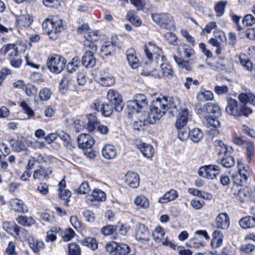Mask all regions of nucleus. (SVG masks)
I'll use <instances>...</instances> for the list:
<instances>
[{
  "label": "nucleus",
  "instance_id": "obj_26",
  "mask_svg": "<svg viewBox=\"0 0 255 255\" xmlns=\"http://www.w3.org/2000/svg\"><path fill=\"white\" fill-rule=\"evenodd\" d=\"M73 82L72 77L70 74L64 75L59 84V90L62 93H65Z\"/></svg>",
  "mask_w": 255,
  "mask_h": 255
},
{
  "label": "nucleus",
  "instance_id": "obj_7",
  "mask_svg": "<svg viewBox=\"0 0 255 255\" xmlns=\"http://www.w3.org/2000/svg\"><path fill=\"white\" fill-rule=\"evenodd\" d=\"M153 20L160 27L167 30H172L175 28L172 16L168 13L152 14Z\"/></svg>",
  "mask_w": 255,
  "mask_h": 255
},
{
  "label": "nucleus",
  "instance_id": "obj_21",
  "mask_svg": "<svg viewBox=\"0 0 255 255\" xmlns=\"http://www.w3.org/2000/svg\"><path fill=\"white\" fill-rule=\"evenodd\" d=\"M20 46V44L16 43V44H9L4 45L1 48V52L4 54L8 53L9 59L12 57H15L18 55V49Z\"/></svg>",
  "mask_w": 255,
  "mask_h": 255
},
{
  "label": "nucleus",
  "instance_id": "obj_50",
  "mask_svg": "<svg viewBox=\"0 0 255 255\" xmlns=\"http://www.w3.org/2000/svg\"><path fill=\"white\" fill-rule=\"evenodd\" d=\"M226 5L227 2L225 1H220L215 4L214 9L217 16H221L224 14Z\"/></svg>",
  "mask_w": 255,
  "mask_h": 255
},
{
  "label": "nucleus",
  "instance_id": "obj_9",
  "mask_svg": "<svg viewBox=\"0 0 255 255\" xmlns=\"http://www.w3.org/2000/svg\"><path fill=\"white\" fill-rule=\"evenodd\" d=\"M221 171L220 167L215 164H209L201 167L198 170L200 176L209 180L216 178Z\"/></svg>",
  "mask_w": 255,
  "mask_h": 255
},
{
  "label": "nucleus",
  "instance_id": "obj_60",
  "mask_svg": "<svg viewBox=\"0 0 255 255\" xmlns=\"http://www.w3.org/2000/svg\"><path fill=\"white\" fill-rule=\"evenodd\" d=\"M130 252L128 246L125 244L118 245L117 255H128Z\"/></svg>",
  "mask_w": 255,
  "mask_h": 255
},
{
  "label": "nucleus",
  "instance_id": "obj_43",
  "mask_svg": "<svg viewBox=\"0 0 255 255\" xmlns=\"http://www.w3.org/2000/svg\"><path fill=\"white\" fill-rule=\"evenodd\" d=\"M81 243L85 246H87L93 250L98 248V243L95 239L87 237L81 240Z\"/></svg>",
  "mask_w": 255,
  "mask_h": 255
},
{
  "label": "nucleus",
  "instance_id": "obj_33",
  "mask_svg": "<svg viewBox=\"0 0 255 255\" xmlns=\"http://www.w3.org/2000/svg\"><path fill=\"white\" fill-rule=\"evenodd\" d=\"M241 227L243 229L255 227V217L248 216L242 218L239 221Z\"/></svg>",
  "mask_w": 255,
  "mask_h": 255
},
{
  "label": "nucleus",
  "instance_id": "obj_2",
  "mask_svg": "<svg viewBox=\"0 0 255 255\" xmlns=\"http://www.w3.org/2000/svg\"><path fill=\"white\" fill-rule=\"evenodd\" d=\"M42 29L48 35L50 39H56L60 32L64 29L63 20L58 16L47 18L43 22Z\"/></svg>",
  "mask_w": 255,
  "mask_h": 255
},
{
  "label": "nucleus",
  "instance_id": "obj_37",
  "mask_svg": "<svg viewBox=\"0 0 255 255\" xmlns=\"http://www.w3.org/2000/svg\"><path fill=\"white\" fill-rule=\"evenodd\" d=\"M213 239L211 245L215 248H219L222 245L223 235L222 233L219 230L215 231L212 235Z\"/></svg>",
  "mask_w": 255,
  "mask_h": 255
},
{
  "label": "nucleus",
  "instance_id": "obj_12",
  "mask_svg": "<svg viewBox=\"0 0 255 255\" xmlns=\"http://www.w3.org/2000/svg\"><path fill=\"white\" fill-rule=\"evenodd\" d=\"M33 21L32 15L25 13L19 15H15V23L19 28H28Z\"/></svg>",
  "mask_w": 255,
  "mask_h": 255
},
{
  "label": "nucleus",
  "instance_id": "obj_42",
  "mask_svg": "<svg viewBox=\"0 0 255 255\" xmlns=\"http://www.w3.org/2000/svg\"><path fill=\"white\" fill-rule=\"evenodd\" d=\"M203 136V132L199 128H195L190 131L189 137L194 142H198Z\"/></svg>",
  "mask_w": 255,
  "mask_h": 255
},
{
  "label": "nucleus",
  "instance_id": "obj_35",
  "mask_svg": "<svg viewBox=\"0 0 255 255\" xmlns=\"http://www.w3.org/2000/svg\"><path fill=\"white\" fill-rule=\"evenodd\" d=\"M28 242L29 247L34 253H37L39 250L44 248V244L43 242L39 241L33 237L28 238Z\"/></svg>",
  "mask_w": 255,
  "mask_h": 255
},
{
  "label": "nucleus",
  "instance_id": "obj_17",
  "mask_svg": "<svg viewBox=\"0 0 255 255\" xmlns=\"http://www.w3.org/2000/svg\"><path fill=\"white\" fill-rule=\"evenodd\" d=\"M165 233L163 228L161 227H157L152 233V237L154 240L157 243L162 242L164 245L168 246L170 243L164 238Z\"/></svg>",
  "mask_w": 255,
  "mask_h": 255
},
{
  "label": "nucleus",
  "instance_id": "obj_56",
  "mask_svg": "<svg viewBox=\"0 0 255 255\" xmlns=\"http://www.w3.org/2000/svg\"><path fill=\"white\" fill-rule=\"evenodd\" d=\"M214 98L213 94L210 91H205L198 94L197 98L201 101H206L207 100H212Z\"/></svg>",
  "mask_w": 255,
  "mask_h": 255
},
{
  "label": "nucleus",
  "instance_id": "obj_52",
  "mask_svg": "<svg viewBox=\"0 0 255 255\" xmlns=\"http://www.w3.org/2000/svg\"><path fill=\"white\" fill-rule=\"evenodd\" d=\"M126 18L136 26H138L141 24V21L140 19L134 15L133 10H129L128 12L126 15Z\"/></svg>",
  "mask_w": 255,
  "mask_h": 255
},
{
  "label": "nucleus",
  "instance_id": "obj_15",
  "mask_svg": "<svg viewBox=\"0 0 255 255\" xmlns=\"http://www.w3.org/2000/svg\"><path fill=\"white\" fill-rule=\"evenodd\" d=\"M177 53L181 58H189L194 56V50L189 45L181 43L177 48Z\"/></svg>",
  "mask_w": 255,
  "mask_h": 255
},
{
  "label": "nucleus",
  "instance_id": "obj_34",
  "mask_svg": "<svg viewBox=\"0 0 255 255\" xmlns=\"http://www.w3.org/2000/svg\"><path fill=\"white\" fill-rule=\"evenodd\" d=\"M117 43L113 42H105L101 47V52L105 56L111 55L116 50Z\"/></svg>",
  "mask_w": 255,
  "mask_h": 255
},
{
  "label": "nucleus",
  "instance_id": "obj_63",
  "mask_svg": "<svg viewBox=\"0 0 255 255\" xmlns=\"http://www.w3.org/2000/svg\"><path fill=\"white\" fill-rule=\"evenodd\" d=\"M51 95L50 90L47 88H44L39 92V98L42 101H46L48 100Z\"/></svg>",
  "mask_w": 255,
  "mask_h": 255
},
{
  "label": "nucleus",
  "instance_id": "obj_10",
  "mask_svg": "<svg viewBox=\"0 0 255 255\" xmlns=\"http://www.w3.org/2000/svg\"><path fill=\"white\" fill-rule=\"evenodd\" d=\"M107 97L109 103L114 105L115 111L120 112L123 110L124 103L121 95L117 90H109Z\"/></svg>",
  "mask_w": 255,
  "mask_h": 255
},
{
  "label": "nucleus",
  "instance_id": "obj_46",
  "mask_svg": "<svg viewBox=\"0 0 255 255\" xmlns=\"http://www.w3.org/2000/svg\"><path fill=\"white\" fill-rule=\"evenodd\" d=\"M86 41L95 42L100 38V34L97 30H91L86 32L85 33Z\"/></svg>",
  "mask_w": 255,
  "mask_h": 255
},
{
  "label": "nucleus",
  "instance_id": "obj_59",
  "mask_svg": "<svg viewBox=\"0 0 255 255\" xmlns=\"http://www.w3.org/2000/svg\"><path fill=\"white\" fill-rule=\"evenodd\" d=\"M69 255H80L81 250L79 245L72 243L69 245L68 247Z\"/></svg>",
  "mask_w": 255,
  "mask_h": 255
},
{
  "label": "nucleus",
  "instance_id": "obj_16",
  "mask_svg": "<svg viewBox=\"0 0 255 255\" xmlns=\"http://www.w3.org/2000/svg\"><path fill=\"white\" fill-rule=\"evenodd\" d=\"M52 173V170L51 168H45L40 166L34 171L33 178L35 180H42L48 178Z\"/></svg>",
  "mask_w": 255,
  "mask_h": 255
},
{
  "label": "nucleus",
  "instance_id": "obj_19",
  "mask_svg": "<svg viewBox=\"0 0 255 255\" xmlns=\"http://www.w3.org/2000/svg\"><path fill=\"white\" fill-rule=\"evenodd\" d=\"M77 141L79 147L81 148H85L87 147L93 146L94 144V139L90 135L82 133L78 136Z\"/></svg>",
  "mask_w": 255,
  "mask_h": 255
},
{
  "label": "nucleus",
  "instance_id": "obj_58",
  "mask_svg": "<svg viewBox=\"0 0 255 255\" xmlns=\"http://www.w3.org/2000/svg\"><path fill=\"white\" fill-rule=\"evenodd\" d=\"M117 230V226L113 225H107L101 229V233L105 236H109L114 234Z\"/></svg>",
  "mask_w": 255,
  "mask_h": 255
},
{
  "label": "nucleus",
  "instance_id": "obj_55",
  "mask_svg": "<svg viewBox=\"0 0 255 255\" xmlns=\"http://www.w3.org/2000/svg\"><path fill=\"white\" fill-rule=\"evenodd\" d=\"M205 119L207 122V125L209 127H213L214 128H219L221 126L220 122L217 118H213L211 116H205Z\"/></svg>",
  "mask_w": 255,
  "mask_h": 255
},
{
  "label": "nucleus",
  "instance_id": "obj_64",
  "mask_svg": "<svg viewBox=\"0 0 255 255\" xmlns=\"http://www.w3.org/2000/svg\"><path fill=\"white\" fill-rule=\"evenodd\" d=\"M242 22L246 26H251L255 23V18L252 14H247L244 17Z\"/></svg>",
  "mask_w": 255,
  "mask_h": 255
},
{
  "label": "nucleus",
  "instance_id": "obj_32",
  "mask_svg": "<svg viewBox=\"0 0 255 255\" xmlns=\"http://www.w3.org/2000/svg\"><path fill=\"white\" fill-rule=\"evenodd\" d=\"M103 156L107 159L114 158L117 155L116 148L112 144H107L104 146L102 151Z\"/></svg>",
  "mask_w": 255,
  "mask_h": 255
},
{
  "label": "nucleus",
  "instance_id": "obj_23",
  "mask_svg": "<svg viewBox=\"0 0 255 255\" xmlns=\"http://www.w3.org/2000/svg\"><path fill=\"white\" fill-rule=\"evenodd\" d=\"M125 181L129 186L136 188L139 184V177L137 173L129 171L125 175Z\"/></svg>",
  "mask_w": 255,
  "mask_h": 255
},
{
  "label": "nucleus",
  "instance_id": "obj_47",
  "mask_svg": "<svg viewBox=\"0 0 255 255\" xmlns=\"http://www.w3.org/2000/svg\"><path fill=\"white\" fill-rule=\"evenodd\" d=\"M9 143L13 149L17 152H20L25 149V146L21 140L11 139Z\"/></svg>",
  "mask_w": 255,
  "mask_h": 255
},
{
  "label": "nucleus",
  "instance_id": "obj_20",
  "mask_svg": "<svg viewBox=\"0 0 255 255\" xmlns=\"http://www.w3.org/2000/svg\"><path fill=\"white\" fill-rule=\"evenodd\" d=\"M96 63V59L93 52L86 51L82 58V63L86 68L93 67Z\"/></svg>",
  "mask_w": 255,
  "mask_h": 255
},
{
  "label": "nucleus",
  "instance_id": "obj_51",
  "mask_svg": "<svg viewBox=\"0 0 255 255\" xmlns=\"http://www.w3.org/2000/svg\"><path fill=\"white\" fill-rule=\"evenodd\" d=\"M176 128L178 130V137L180 140L184 141L189 137L190 131L186 126Z\"/></svg>",
  "mask_w": 255,
  "mask_h": 255
},
{
  "label": "nucleus",
  "instance_id": "obj_29",
  "mask_svg": "<svg viewBox=\"0 0 255 255\" xmlns=\"http://www.w3.org/2000/svg\"><path fill=\"white\" fill-rule=\"evenodd\" d=\"M240 63L244 69L251 72L253 71L255 64L251 62L248 56L244 53H241L239 54Z\"/></svg>",
  "mask_w": 255,
  "mask_h": 255
},
{
  "label": "nucleus",
  "instance_id": "obj_53",
  "mask_svg": "<svg viewBox=\"0 0 255 255\" xmlns=\"http://www.w3.org/2000/svg\"><path fill=\"white\" fill-rule=\"evenodd\" d=\"M118 245L117 242L112 241L106 244V250L111 255H117Z\"/></svg>",
  "mask_w": 255,
  "mask_h": 255
},
{
  "label": "nucleus",
  "instance_id": "obj_49",
  "mask_svg": "<svg viewBox=\"0 0 255 255\" xmlns=\"http://www.w3.org/2000/svg\"><path fill=\"white\" fill-rule=\"evenodd\" d=\"M92 196L94 200L97 201H104L106 198L105 193L99 189H94L92 192Z\"/></svg>",
  "mask_w": 255,
  "mask_h": 255
},
{
  "label": "nucleus",
  "instance_id": "obj_30",
  "mask_svg": "<svg viewBox=\"0 0 255 255\" xmlns=\"http://www.w3.org/2000/svg\"><path fill=\"white\" fill-rule=\"evenodd\" d=\"M136 146L144 157L150 158L153 155L154 151L151 145L145 143H141L136 144Z\"/></svg>",
  "mask_w": 255,
  "mask_h": 255
},
{
  "label": "nucleus",
  "instance_id": "obj_13",
  "mask_svg": "<svg viewBox=\"0 0 255 255\" xmlns=\"http://www.w3.org/2000/svg\"><path fill=\"white\" fill-rule=\"evenodd\" d=\"M9 204L11 210L17 213H26L28 212L27 206L23 201L18 198L11 199Z\"/></svg>",
  "mask_w": 255,
  "mask_h": 255
},
{
  "label": "nucleus",
  "instance_id": "obj_14",
  "mask_svg": "<svg viewBox=\"0 0 255 255\" xmlns=\"http://www.w3.org/2000/svg\"><path fill=\"white\" fill-rule=\"evenodd\" d=\"M96 81L102 86L109 87L114 84L115 79L111 75L102 71L99 76L96 77Z\"/></svg>",
  "mask_w": 255,
  "mask_h": 255
},
{
  "label": "nucleus",
  "instance_id": "obj_28",
  "mask_svg": "<svg viewBox=\"0 0 255 255\" xmlns=\"http://www.w3.org/2000/svg\"><path fill=\"white\" fill-rule=\"evenodd\" d=\"M158 64H160V65L161 75L153 74L152 75L155 77H160L162 76L169 79L173 77L174 72L170 65L166 63H163V62H160Z\"/></svg>",
  "mask_w": 255,
  "mask_h": 255
},
{
  "label": "nucleus",
  "instance_id": "obj_4",
  "mask_svg": "<svg viewBox=\"0 0 255 255\" xmlns=\"http://www.w3.org/2000/svg\"><path fill=\"white\" fill-rule=\"evenodd\" d=\"M143 51L148 60V61H145L143 62L144 65H147L150 64L153 60V56L157 64L163 62L166 60V57L163 54L162 49L151 42H149L144 46Z\"/></svg>",
  "mask_w": 255,
  "mask_h": 255
},
{
  "label": "nucleus",
  "instance_id": "obj_54",
  "mask_svg": "<svg viewBox=\"0 0 255 255\" xmlns=\"http://www.w3.org/2000/svg\"><path fill=\"white\" fill-rule=\"evenodd\" d=\"M173 58L174 61L179 67L185 69L187 71H190L191 70V67L188 62L183 60L182 58H178L175 55L173 56Z\"/></svg>",
  "mask_w": 255,
  "mask_h": 255
},
{
  "label": "nucleus",
  "instance_id": "obj_1",
  "mask_svg": "<svg viewBox=\"0 0 255 255\" xmlns=\"http://www.w3.org/2000/svg\"><path fill=\"white\" fill-rule=\"evenodd\" d=\"M169 109H174L178 112L175 124L176 128L186 126L189 117L188 110L187 108L182 109L177 99L174 100L172 97L169 96H163L153 101L150 112L147 115V123L152 124L155 123Z\"/></svg>",
  "mask_w": 255,
  "mask_h": 255
},
{
  "label": "nucleus",
  "instance_id": "obj_40",
  "mask_svg": "<svg viewBox=\"0 0 255 255\" xmlns=\"http://www.w3.org/2000/svg\"><path fill=\"white\" fill-rule=\"evenodd\" d=\"M222 164L223 167L225 168H231L235 164V159L233 156L224 154V156L218 161Z\"/></svg>",
  "mask_w": 255,
  "mask_h": 255
},
{
  "label": "nucleus",
  "instance_id": "obj_45",
  "mask_svg": "<svg viewBox=\"0 0 255 255\" xmlns=\"http://www.w3.org/2000/svg\"><path fill=\"white\" fill-rule=\"evenodd\" d=\"M16 221L18 223L23 226H30L34 224V220L31 217L20 216L17 218Z\"/></svg>",
  "mask_w": 255,
  "mask_h": 255
},
{
  "label": "nucleus",
  "instance_id": "obj_25",
  "mask_svg": "<svg viewBox=\"0 0 255 255\" xmlns=\"http://www.w3.org/2000/svg\"><path fill=\"white\" fill-rule=\"evenodd\" d=\"M126 56L130 67L136 69L139 66V61L136 56L135 50L133 48H129L126 52Z\"/></svg>",
  "mask_w": 255,
  "mask_h": 255
},
{
  "label": "nucleus",
  "instance_id": "obj_6",
  "mask_svg": "<svg viewBox=\"0 0 255 255\" xmlns=\"http://www.w3.org/2000/svg\"><path fill=\"white\" fill-rule=\"evenodd\" d=\"M238 173L233 176L234 183L237 186H243L247 182L248 178L251 174V170L248 166L238 162Z\"/></svg>",
  "mask_w": 255,
  "mask_h": 255
},
{
  "label": "nucleus",
  "instance_id": "obj_61",
  "mask_svg": "<svg viewBox=\"0 0 255 255\" xmlns=\"http://www.w3.org/2000/svg\"><path fill=\"white\" fill-rule=\"evenodd\" d=\"M90 191V188L87 182H82L79 188L76 190L77 193L80 194H86Z\"/></svg>",
  "mask_w": 255,
  "mask_h": 255
},
{
  "label": "nucleus",
  "instance_id": "obj_31",
  "mask_svg": "<svg viewBox=\"0 0 255 255\" xmlns=\"http://www.w3.org/2000/svg\"><path fill=\"white\" fill-rule=\"evenodd\" d=\"M178 196V193L175 190L170 189L159 198L158 202L160 203H166L174 200Z\"/></svg>",
  "mask_w": 255,
  "mask_h": 255
},
{
  "label": "nucleus",
  "instance_id": "obj_41",
  "mask_svg": "<svg viewBox=\"0 0 255 255\" xmlns=\"http://www.w3.org/2000/svg\"><path fill=\"white\" fill-rule=\"evenodd\" d=\"M245 147L246 150L247 159L248 161L250 162L255 153L254 143L251 141H248L245 144Z\"/></svg>",
  "mask_w": 255,
  "mask_h": 255
},
{
  "label": "nucleus",
  "instance_id": "obj_48",
  "mask_svg": "<svg viewBox=\"0 0 255 255\" xmlns=\"http://www.w3.org/2000/svg\"><path fill=\"white\" fill-rule=\"evenodd\" d=\"M57 134L63 140L64 146L68 148H71L72 147L70 136L69 134L63 131H58Z\"/></svg>",
  "mask_w": 255,
  "mask_h": 255
},
{
  "label": "nucleus",
  "instance_id": "obj_8",
  "mask_svg": "<svg viewBox=\"0 0 255 255\" xmlns=\"http://www.w3.org/2000/svg\"><path fill=\"white\" fill-rule=\"evenodd\" d=\"M147 105V99L143 94H137L133 100L128 101L127 103L128 110L132 112H141Z\"/></svg>",
  "mask_w": 255,
  "mask_h": 255
},
{
  "label": "nucleus",
  "instance_id": "obj_18",
  "mask_svg": "<svg viewBox=\"0 0 255 255\" xmlns=\"http://www.w3.org/2000/svg\"><path fill=\"white\" fill-rule=\"evenodd\" d=\"M150 237V233L144 225L139 224L136 229L135 238L140 242L147 241Z\"/></svg>",
  "mask_w": 255,
  "mask_h": 255
},
{
  "label": "nucleus",
  "instance_id": "obj_38",
  "mask_svg": "<svg viewBox=\"0 0 255 255\" xmlns=\"http://www.w3.org/2000/svg\"><path fill=\"white\" fill-rule=\"evenodd\" d=\"M88 122L87 123V128L89 131H93L99 125V122L97 117L94 114H90L87 115Z\"/></svg>",
  "mask_w": 255,
  "mask_h": 255
},
{
  "label": "nucleus",
  "instance_id": "obj_62",
  "mask_svg": "<svg viewBox=\"0 0 255 255\" xmlns=\"http://www.w3.org/2000/svg\"><path fill=\"white\" fill-rule=\"evenodd\" d=\"M74 231L71 228L65 230L62 235V238L64 241L68 242L71 240L75 235Z\"/></svg>",
  "mask_w": 255,
  "mask_h": 255
},
{
  "label": "nucleus",
  "instance_id": "obj_36",
  "mask_svg": "<svg viewBox=\"0 0 255 255\" xmlns=\"http://www.w3.org/2000/svg\"><path fill=\"white\" fill-rule=\"evenodd\" d=\"M4 230L12 235L13 233L18 234L20 232V227L14 222H4L2 224Z\"/></svg>",
  "mask_w": 255,
  "mask_h": 255
},
{
  "label": "nucleus",
  "instance_id": "obj_5",
  "mask_svg": "<svg viewBox=\"0 0 255 255\" xmlns=\"http://www.w3.org/2000/svg\"><path fill=\"white\" fill-rule=\"evenodd\" d=\"M66 59L58 54L50 55L47 60V65L50 71L54 73L59 74L65 68Z\"/></svg>",
  "mask_w": 255,
  "mask_h": 255
},
{
  "label": "nucleus",
  "instance_id": "obj_39",
  "mask_svg": "<svg viewBox=\"0 0 255 255\" xmlns=\"http://www.w3.org/2000/svg\"><path fill=\"white\" fill-rule=\"evenodd\" d=\"M134 203L139 209H146L149 206L148 199L143 195L136 197L134 200Z\"/></svg>",
  "mask_w": 255,
  "mask_h": 255
},
{
  "label": "nucleus",
  "instance_id": "obj_11",
  "mask_svg": "<svg viewBox=\"0 0 255 255\" xmlns=\"http://www.w3.org/2000/svg\"><path fill=\"white\" fill-rule=\"evenodd\" d=\"M211 67V68L214 70L221 72L223 73H230L234 69L233 63L227 60H220L215 64L207 63Z\"/></svg>",
  "mask_w": 255,
  "mask_h": 255
},
{
  "label": "nucleus",
  "instance_id": "obj_44",
  "mask_svg": "<svg viewBox=\"0 0 255 255\" xmlns=\"http://www.w3.org/2000/svg\"><path fill=\"white\" fill-rule=\"evenodd\" d=\"M251 196V192L248 187L240 189L237 195L238 198L242 202L248 200Z\"/></svg>",
  "mask_w": 255,
  "mask_h": 255
},
{
  "label": "nucleus",
  "instance_id": "obj_27",
  "mask_svg": "<svg viewBox=\"0 0 255 255\" xmlns=\"http://www.w3.org/2000/svg\"><path fill=\"white\" fill-rule=\"evenodd\" d=\"M203 110L209 114H213L216 117L221 115V110L220 107L216 103L211 102L207 103L203 108Z\"/></svg>",
  "mask_w": 255,
  "mask_h": 255
},
{
  "label": "nucleus",
  "instance_id": "obj_3",
  "mask_svg": "<svg viewBox=\"0 0 255 255\" xmlns=\"http://www.w3.org/2000/svg\"><path fill=\"white\" fill-rule=\"evenodd\" d=\"M226 111L229 115L236 118L248 117L253 112L252 108L233 98L228 99Z\"/></svg>",
  "mask_w": 255,
  "mask_h": 255
},
{
  "label": "nucleus",
  "instance_id": "obj_57",
  "mask_svg": "<svg viewBox=\"0 0 255 255\" xmlns=\"http://www.w3.org/2000/svg\"><path fill=\"white\" fill-rule=\"evenodd\" d=\"M114 109V106L111 103L104 104L101 112L102 115L105 117H109L112 115Z\"/></svg>",
  "mask_w": 255,
  "mask_h": 255
},
{
  "label": "nucleus",
  "instance_id": "obj_22",
  "mask_svg": "<svg viewBox=\"0 0 255 255\" xmlns=\"http://www.w3.org/2000/svg\"><path fill=\"white\" fill-rule=\"evenodd\" d=\"M240 103L247 105L250 103L255 106V95L250 90H246L245 92L240 93L238 96Z\"/></svg>",
  "mask_w": 255,
  "mask_h": 255
},
{
  "label": "nucleus",
  "instance_id": "obj_24",
  "mask_svg": "<svg viewBox=\"0 0 255 255\" xmlns=\"http://www.w3.org/2000/svg\"><path fill=\"white\" fill-rule=\"evenodd\" d=\"M216 224L218 228L227 229L230 226V219L226 213L219 214L216 218Z\"/></svg>",
  "mask_w": 255,
  "mask_h": 255
}]
</instances>
